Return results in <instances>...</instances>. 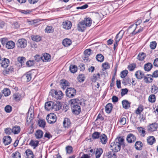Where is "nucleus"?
I'll return each instance as SVG.
<instances>
[{
  "label": "nucleus",
  "instance_id": "f257e3e1",
  "mask_svg": "<svg viewBox=\"0 0 158 158\" xmlns=\"http://www.w3.org/2000/svg\"><path fill=\"white\" fill-rule=\"evenodd\" d=\"M124 139L121 137H117L114 141L110 144V148L112 151L114 152H117L120 151L121 146L124 147L125 143Z\"/></svg>",
  "mask_w": 158,
  "mask_h": 158
},
{
  "label": "nucleus",
  "instance_id": "f03ea898",
  "mask_svg": "<svg viewBox=\"0 0 158 158\" xmlns=\"http://www.w3.org/2000/svg\"><path fill=\"white\" fill-rule=\"evenodd\" d=\"M60 103L57 102L56 103H54L52 102H48L45 103V108L46 110L48 111L53 109L59 110L60 108Z\"/></svg>",
  "mask_w": 158,
  "mask_h": 158
},
{
  "label": "nucleus",
  "instance_id": "7ed1b4c3",
  "mask_svg": "<svg viewBox=\"0 0 158 158\" xmlns=\"http://www.w3.org/2000/svg\"><path fill=\"white\" fill-rule=\"evenodd\" d=\"M46 118L47 122L50 124L54 123L56 121V116L55 114L53 113L48 114Z\"/></svg>",
  "mask_w": 158,
  "mask_h": 158
},
{
  "label": "nucleus",
  "instance_id": "20e7f679",
  "mask_svg": "<svg viewBox=\"0 0 158 158\" xmlns=\"http://www.w3.org/2000/svg\"><path fill=\"white\" fill-rule=\"evenodd\" d=\"M67 96L69 98H72L76 94V90L73 88H69L66 91Z\"/></svg>",
  "mask_w": 158,
  "mask_h": 158
},
{
  "label": "nucleus",
  "instance_id": "39448f33",
  "mask_svg": "<svg viewBox=\"0 0 158 158\" xmlns=\"http://www.w3.org/2000/svg\"><path fill=\"white\" fill-rule=\"evenodd\" d=\"M54 92L55 95V98H56L57 100H60L63 97V94L61 91H57L54 90H52L50 92V95H51L53 97L54 95H53L52 93Z\"/></svg>",
  "mask_w": 158,
  "mask_h": 158
},
{
  "label": "nucleus",
  "instance_id": "423d86ee",
  "mask_svg": "<svg viewBox=\"0 0 158 158\" xmlns=\"http://www.w3.org/2000/svg\"><path fill=\"white\" fill-rule=\"evenodd\" d=\"M90 23H85V21H81L77 25V29L79 31H83L85 30V28L89 25Z\"/></svg>",
  "mask_w": 158,
  "mask_h": 158
},
{
  "label": "nucleus",
  "instance_id": "0eeeda50",
  "mask_svg": "<svg viewBox=\"0 0 158 158\" xmlns=\"http://www.w3.org/2000/svg\"><path fill=\"white\" fill-rule=\"evenodd\" d=\"M17 45L19 48H25L27 45V41L24 39H19L17 41Z\"/></svg>",
  "mask_w": 158,
  "mask_h": 158
},
{
  "label": "nucleus",
  "instance_id": "6e6552de",
  "mask_svg": "<svg viewBox=\"0 0 158 158\" xmlns=\"http://www.w3.org/2000/svg\"><path fill=\"white\" fill-rule=\"evenodd\" d=\"M24 97V95L18 92L15 93L13 95V99L16 102L21 100Z\"/></svg>",
  "mask_w": 158,
  "mask_h": 158
},
{
  "label": "nucleus",
  "instance_id": "1a4fd4ad",
  "mask_svg": "<svg viewBox=\"0 0 158 158\" xmlns=\"http://www.w3.org/2000/svg\"><path fill=\"white\" fill-rule=\"evenodd\" d=\"M72 110L73 113L76 114H78L81 111L80 107L78 104H76L72 106Z\"/></svg>",
  "mask_w": 158,
  "mask_h": 158
},
{
  "label": "nucleus",
  "instance_id": "9d476101",
  "mask_svg": "<svg viewBox=\"0 0 158 158\" xmlns=\"http://www.w3.org/2000/svg\"><path fill=\"white\" fill-rule=\"evenodd\" d=\"M126 139L128 143H132L135 141L136 139V137L134 135L130 133L127 135Z\"/></svg>",
  "mask_w": 158,
  "mask_h": 158
},
{
  "label": "nucleus",
  "instance_id": "9b49d317",
  "mask_svg": "<svg viewBox=\"0 0 158 158\" xmlns=\"http://www.w3.org/2000/svg\"><path fill=\"white\" fill-rule=\"evenodd\" d=\"M158 124L154 123L150 124L148 127V130L149 131L152 132L156 131L158 127Z\"/></svg>",
  "mask_w": 158,
  "mask_h": 158
},
{
  "label": "nucleus",
  "instance_id": "f8f14e48",
  "mask_svg": "<svg viewBox=\"0 0 158 158\" xmlns=\"http://www.w3.org/2000/svg\"><path fill=\"white\" fill-rule=\"evenodd\" d=\"M153 76L152 75L147 74L143 78L144 82L146 83H149L152 82L153 80Z\"/></svg>",
  "mask_w": 158,
  "mask_h": 158
},
{
  "label": "nucleus",
  "instance_id": "ddd939ff",
  "mask_svg": "<svg viewBox=\"0 0 158 158\" xmlns=\"http://www.w3.org/2000/svg\"><path fill=\"white\" fill-rule=\"evenodd\" d=\"M99 139L100 142L103 144H106L108 140V138L107 136L105 134H102L100 135Z\"/></svg>",
  "mask_w": 158,
  "mask_h": 158
},
{
  "label": "nucleus",
  "instance_id": "4468645a",
  "mask_svg": "<svg viewBox=\"0 0 158 158\" xmlns=\"http://www.w3.org/2000/svg\"><path fill=\"white\" fill-rule=\"evenodd\" d=\"M135 75L138 79L140 80L141 79L143 78H144V77H145L143 72L140 70L136 71L135 73Z\"/></svg>",
  "mask_w": 158,
  "mask_h": 158
},
{
  "label": "nucleus",
  "instance_id": "2eb2a0df",
  "mask_svg": "<svg viewBox=\"0 0 158 158\" xmlns=\"http://www.w3.org/2000/svg\"><path fill=\"white\" fill-rule=\"evenodd\" d=\"M63 28L66 29H69L72 27V23L70 21L67 20L63 23Z\"/></svg>",
  "mask_w": 158,
  "mask_h": 158
},
{
  "label": "nucleus",
  "instance_id": "dca6fc26",
  "mask_svg": "<svg viewBox=\"0 0 158 158\" xmlns=\"http://www.w3.org/2000/svg\"><path fill=\"white\" fill-rule=\"evenodd\" d=\"M71 123L70 120L68 118H65L63 122L64 127L68 128L70 126Z\"/></svg>",
  "mask_w": 158,
  "mask_h": 158
},
{
  "label": "nucleus",
  "instance_id": "f3484780",
  "mask_svg": "<svg viewBox=\"0 0 158 158\" xmlns=\"http://www.w3.org/2000/svg\"><path fill=\"white\" fill-rule=\"evenodd\" d=\"M143 146L142 143L139 141H136L135 144V147L137 150H141Z\"/></svg>",
  "mask_w": 158,
  "mask_h": 158
},
{
  "label": "nucleus",
  "instance_id": "a211bd4d",
  "mask_svg": "<svg viewBox=\"0 0 158 158\" xmlns=\"http://www.w3.org/2000/svg\"><path fill=\"white\" fill-rule=\"evenodd\" d=\"M3 143L5 145L10 144L11 141V139L9 136H4L3 138Z\"/></svg>",
  "mask_w": 158,
  "mask_h": 158
},
{
  "label": "nucleus",
  "instance_id": "6ab92c4d",
  "mask_svg": "<svg viewBox=\"0 0 158 158\" xmlns=\"http://www.w3.org/2000/svg\"><path fill=\"white\" fill-rule=\"evenodd\" d=\"M91 51V50L90 49H86L84 51V53L86 56L85 58L84 59V60L85 61L87 62L89 60V59L88 58V57L90 55Z\"/></svg>",
  "mask_w": 158,
  "mask_h": 158
},
{
  "label": "nucleus",
  "instance_id": "aec40b11",
  "mask_svg": "<svg viewBox=\"0 0 158 158\" xmlns=\"http://www.w3.org/2000/svg\"><path fill=\"white\" fill-rule=\"evenodd\" d=\"M15 46V43L12 41H8L6 44V47L8 49L14 48Z\"/></svg>",
  "mask_w": 158,
  "mask_h": 158
},
{
  "label": "nucleus",
  "instance_id": "412c9836",
  "mask_svg": "<svg viewBox=\"0 0 158 158\" xmlns=\"http://www.w3.org/2000/svg\"><path fill=\"white\" fill-rule=\"evenodd\" d=\"M153 67V65L151 63H148L144 65V70L147 72L150 71Z\"/></svg>",
  "mask_w": 158,
  "mask_h": 158
},
{
  "label": "nucleus",
  "instance_id": "4be33fe9",
  "mask_svg": "<svg viewBox=\"0 0 158 158\" xmlns=\"http://www.w3.org/2000/svg\"><path fill=\"white\" fill-rule=\"evenodd\" d=\"M10 63V61L9 59L4 58L1 63V66L3 67L6 68L8 66Z\"/></svg>",
  "mask_w": 158,
  "mask_h": 158
},
{
  "label": "nucleus",
  "instance_id": "5701e85b",
  "mask_svg": "<svg viewBox=\"0 0 158 158\" xmlns=\"http://www.w3.org/2000/svg\"><path fill=\"white\" fill-rule=\"evenodd\" d=\"M147 141L148 144L152 145L155 142L156 139L154 136H150L148 137Z\"/></svg>",
  "mask_w": 158,
  "mask_h": 158
},
{
  "label": "nucleus",
  "instance_id": "b1692460",
  "mask_svg": "<svg viewBox=\"0 0 158 158\" xmlns=\"http://www.w3.org/2000/svg\"><path fill=\"white\" fill-rule=\"evenodd\" d=\"M25 153L26 154V155L27 158H33L34 154L33 152L31 150L29 149H28L26 150Z\"/></svg>",
  "mask_w": 158,
  "mask_h": 158
},
{
  "label": "nucleus",
  "instance_id": "393cba45",
  "mask_svg": "<svg viewBox=\"0 0 158 158\" xmlns=\"http://www.w3.org/2000/svg\"><path fill=\"white\" fill-rule=\"evenodd\" d=\"M146 56V54L145 53L142 52H140L138 55L137 57V59L140 61L143 60Z\"/></svg>",
  "mask_w": 158,
  "mask_h": 158
},
{
  "label": "nucleus",
  "instance_id": "a878e982",
  "mask_svg": "<svg viewBox=\"0 0 158 158\" xmlns=\"http://www.w3.org/2000/svg\"><path fill=\"white\" fill-rule=\"evenodd\" d=\"M72 44V42L70 40L66 38L64 39L62 41V44L65 47H68Z\"/></svg>",
  "mask_w": 158,
  "mask_h": 158
},
{
  "label": "nucleus",
  "instance_id": "bb28decb",
  "mask_svg": "<svg viewBox=\"0 0 158 158\" xmlns=\"http://www.w3.org/2000/svg\"><path fill=\"white\" fill-rule=\"evenodd\" d=\"M122 104L123 108L125 109H127L130 107V103L127 100H123L122 101Z\"/></svg>",
  "mask_w": 158,
  "mask_h": 158
},
{
  "label": "nucleus",
  "instance_id": "cd10ccee",
  "mask_svg": "<svg viewBox=\"0 0 158 158\" xmlns=\"http://www.w3.org/2000/svg\"><path fill=\"white\" fill-rule=\"evenodd\" d=\"M14 71V68L13 66H10L8 69H6L3 71V73L4 75L9 74Z\"/></svg>",
  "mask_w": 158,
  "mask_h": 158
},
{
  "label": "nucleus",
  "instance_id": "c85d7f7f",
  "mask_svg": "<svg viewBox=\"0 0 158 158\" xmlns=\"http://www.w3.org/2000/svg\"><path fill=\"white\" fill-rule=\"evenodd\" d=\"M137 129L140 135L142 137H144L146 135L145 129L142 127H138Z\"/></svg>",
  "mask_w": 158,
  "mask_h": 158
},
{
  "label": "nucleus",
  "instance_id": "c756f323",
  "mask_svg": "<svg viewBox=\"0 0 158 158\" xmlns=\"http://www.w3.org/2000/svg\"><path fill=\"white\" fill-rule=\"evenodd\" d=\"M113 108L112 105L111 103L107 104L105 106V111L107 113H110Z\"/></svg>",
  "mask_w": 158,
  "mask_h": 158
},
{
  "label": "nucleus",
  "instance_id": "7c9ffc66",
  "mask_svg": "<svg viewBox=\"0 0 158 158\" xmlns=\"http://www.w3.org/2000/svg\"><path fill=\"white\" fill-rule=\"evenodd\" d=\"M42 60L43 61H48L50 60V55L48 53H44L42 56Z\"/></svg>",
  "mask_w": 158,
  "mask_h": 158
},
{
  "label": "nucleus",
  "instance_id": "2f4dec72",
  "mask_svg": "<svg viewBox=\"0 0 158 158\" xmlns=\"http://www.w3.org/2000/svg\"><path fill=\"white\" fill-rule=\"evenodd\" d=\"M124 33V32L123 31H120L116 35L115 37V40H118V41H119L122 38Z\"/></svg>",
  "mask_w": 158,
  "mask_h": 158
},
{
  "label": "nucleus",
  "instance_id": "473e14b6",
  "mask_svg": "<svg viewBox=\"0 0 158 158\" xmlns=\"http://www.w3.org/2000/svg\"><path fill=\"white\" fill-rule=\"evenodd\" d=\"M43 131L40 130L36 131L35 133V136L37 139H40L42 138L43 136Z\"/></svg>",
  "mask_w": 158,
  "mask_h": 158
},
{
  "label": "nucleus",
  "instance_id": "72a5a7b5",
  "mask_svg": "<svg viewBox=\"0 0 158 158\" xmlns=\"http://www.w3.org/2000/svg\"><path fill=\"white\" fill-rule=\"evenodd\" d=\"M103 150L102 148H97L95 153L96 158H99L103 152Z\"/></svg>",
  "mask_w": 158,
  "mask_h": 158
},
{
  "label": "nucleus",
  "instance_id": "f704fd0d",
  "mask_svg": "<svg viewBox=\"0 0 158 158\" xmlns=\"http://www.w3.org/2000/svg\"><path fill=\"white\" fill-rule=\"evenodd\" d=\"M18 61L21 64V66L24 65L26 59L24 57H19L17 58Z\"/></svg>",
  "mask_w": 158,
  "mask_h": 158
},
{
  "label": "nucleus",
  "instance_id": "c9c22d12",
  "mask_svg": "<svg viewBox=\"0 0 158 158\" xmlns=\"http://www.w3.org/2000/svg\"><path fill=\"white\" fill-rule=\"evenodd\" d=\"M2 93L5 97L8 96L10 94V89L8 88H5L2 90Z\"/></svg>",
  "mask_w": 158,
  "mask_h": 158
},
{
  "label": "nucleus",
  "instance_id": "e433bc0d",
  "mask_svg": "<svg viewBox=\"0 0 158 158\" xmlns=\"http://www.w3.org/2000/svg\"><path fill=\"white\" fill-rule=\"evenodd\" d=\"M20 128L19 126H15L12 129V132L15 134H18L20 132Z\"/></svg>",
  "mask_w": 158,
  "mask_h": 158
},
{
  "label": "nucleus",
  "instance_id": "4c0bfd02",
  "mask_svg": "<svg viewBox=\"0 0 158 158\" xmlns=\"http://www.w3.org/2000/svg\"><path fill=\"white\" fill-rule=\"evenodd\" d=\"M78 101H79V99L77 98L72 99L69 101V102L72 107L74 105L78 104Z\"/></svg>",
  "mask_w": 158,
  "mask_h": 158
},
{
  "label": "nucleus",
  "instance_id": "58836bf2",
  "mask_svg": "<svg viewBox=\"0 0 158 158\" xmlns=\"http://www.w3.org/2000/svg\"><path fill=\"white\" fill-rule=\"evenodd\" d=\"M39 143V142L38 141L36 140L34 141L33 140H31L29 143V144L31 146L33 147L34 148H35L38 146Z\"/></svg>",
  "mask_w": 158,
  "mask_h": 158
},
{
  "label": "nucleus",
  "instance_id": "ea45409f",
  "mask_svg": "<svg viewBox=\"0 0 158 158\" xmlns=\"http://www.w3.org/2000/svg\"><path fill=\"white\" fill-rule=\"evenodd\" d=\"M31 39L34 41L38 42L41 40V37L39 35H33L31 36Z\"/></svg>",
  "mask_w": 158,
  "mask_h": 158
},
{
  "label": "nucleus",
  "instance_id": "a19ab883",
  "mask_svg": "<svg viewBox=\"0 0 158 158\" xmlns=\"http://www.w3.org/2000/svg\"><path fill=\"white\" fill-rule=\"evenodd\" d=\"M77 70V67L75 65H71L69 67V70L73 73H76Z\"/></svg>",
  "mask_w": 158,
  "mask_h": 158
},
{
  "label": "nucleus",
  "instance_id": "79ce46f5",
  "mask_svg": "<svg viewBox=\"0 0 158 158\" xmlns=\"http://www.w3.org/2000/svg\"><path fill=\"white\" fill-rule=\"evenodd\" d=\"M96 58L98 61L101 62H103L104 60V57L101 54H98Z\"/></svg>",
  "mask_w": 158,
  "mask_h": 158
},
{
  "label": "nucleus",
  "instance_id": "37998d69",
  "mask_svg": "<svg viewBox=\"0 0 158 158\" xmlns=\"http://www.w3.org/2000/svg\"><path fill=\"white\" fill-rule=\"evenodd\" d=\"M158 91V88L155 85L153 84L151 86V92L152 93L156 94Z\"/></svg>",
  "mask_w": 158,
  "mask_h": 158
},
{
  "label": "nucleus",
  "instance_id": "c03bdc74",
  "mask_svg": "<svg viewBox=\"0 0 158 158\" xmlns=\"http://www.w3.org/2000/svg\"><path fill=\"white\" fill-rule=\"evenodd\" d=\"M106 156L108 158H116V155L115 153L112 154L111 151L109 152L106 153Z\"/></svg>",
  "mask_w": 158,
  "mask_h": 158
},
{
  "label": "nucleus",
  "instance_id": "a18cd8bd",
  "mask_svg": "<svg viewBox=\"0 0 158 158\" xmlns=\"http://www.w3.org/2000/svg\"><path fill=\"white\" fill-rule=\"evenodd\" d=\"M38 124L40 127L44 128L46 124V122L44 120H40L38 121Z\"/></svg>",
  "mask_w": 158,
  "mask_h": 158
},
{
  "label": "nucleus",
  "instance_id": "49530a36",
  "mask_svg": "<svg viewBox=\"0 0 158 158\" xmlns=\"http://www.w3.org/2000/svg\"><path fill=\"white\" fill-rule=\"evenodd\" d=\"M136 28H136V27L135 28V29L131 33V34H132L133 35H135L136 34L139 33L143 31V27H140V28L139 29L138 31H135V30Z\"/></svg>",
  "mask_w": 158,
  "mask_h": 158
},
{
  "label": "nucleus",
  "instance_id": "de8ad7c7",
  "mask_svg": "<svg viewBox=\"0 0 158 158\" xmlns=\"http://www.w3.org/2000/svg\"><path fill=\"white\" fill-rule=\"evenodd\" d=\"M148 100L150 102L152 103L156 101L155 95L154 94L150 95L148 98Z\"/></svg>",
  "mask_w": 158,
  "mask_h": 158
},
{
  "label": "nucleus",
  "instance_id": "09e8293b",
  "mask_svg": "<svg viewBox=\"0 0 158 158\" xmlns=\"http://www.w3.org/2000/svg\"><path fill=\"white\" fill-rule=\"evenodd\" d=\"M136 65L135 63L131 64L128 66V68L130 71H132L136 68Z\"/></svg>",
  "mask_w": 158,
  "mask_h": 158
},
{
  "label": "nucleus",
  "instance_id": "8fccbe9b",
  "mask_svg": "<svg viewBox=\"0 0 158 158\" xmlns=\"http://www.w3.org/2000/svg\"><path fill=\"white\" fill-rule=\"evenodd\" d=\"M131 83V79L128 77L125 78L122 81V83L125 85L127 84H130Z\"/></svg>",
  "mask_w": 158,
  "mask_h": 158
},
{
  "label": "nucleus",
  "instance_id": "3c124183",
  "mask_svg": "<svg viewBox=\"0 0 158 158\" xmlns=\"http://www.w3.org/2000/svg\"><path fill=\"white\" fill-rule=\"evenodd\" d=\"M45 30L46 32L47 33H52L54 31V29L52 26H48Z\"/></svg>",
  "mask_w": 158,
  "mask_h": 158
},
{
  "label": "nucleus",
  "instance_id": "603ef678",
  "mask_svg": "<svg viewBox=\"0 0 158 158\" xmlns=\"http://www.w3.org/2000/svg\"><path fill=\"white\" fill-rule=\"evenodd\" d=\"M12 158H21L20 153L18 152H16L13 153Z\"/></svg>",
  "mask_w": 158,
  "mask_h": 158
},
{
  "label": "nucleus",
  "instance_id": "864d4df0",
  "mask_svg": "<svg viewBox=\"0 0 158 158\" xmlns=\"http://www.w3.org/2000/svg\"><path fill=\"white\" fill-rule=\"evenodd\" d=\"M77 78L79 82H82L85 80V75L84 74H80Z\"/></svg>",
  "mask_w": 158,
  "mask_h": 158
},
{
  "label": "nucleus",
  "instance_id": "5fc2aeb1",
  "mask_svg": "<svg viewBox=\"0 0 158 158\" xmlns=\"http://www.w3.org/2000/svg\"><path fill=\"white\" fill-rule=\"evenodd\" d=\"M100 133L98 132H95L92 134V137L94 139H97L99 138Z\"/></svg>",
  "mask_w": 158,
  "mask_h": 158
},
{
  "label": "nucleus",
  "instance_id": "6e6d98bb",
  "mask_svg": "<svg viewBox=\"0 0 158 158\" xmlns=\"http://www.w3.org/2000/svg\"><path fill=\"white\" fill-rule=\"evenodd\" d=\"M4 109L6 112L9 113L12 111V107L8 105L5 106Z\"/></svg>",
  "mask_w": 158,
  "mask_h": 158
},
{
  "label": "nucleus",
  "instance_id": "4d7b16f0",
  "mask_svg": "<svg viewBox=\"0 0 158 158\" xmlns=\"http://www.w3.org/2000/svg\"><path fill=\"white\" fill-rule=\"evenodd\" d=\"M143 110V108L142 106H139L135 111V113L137 114H139Z\"/></svg>",
  "mask_w": 158,
  "mask_h": 158
},
{
  "label": "nucleus",
  "instance_id": "13d9d810",
  "mask_svg": "<svg viewBox=\"0 0 158 158\" xmlns=\"http://www.w3.org/2000/svg\"><path fill=\"white\" fill-rule=\"evenodd\" d=\"M26 78L27 79V82H29L31 80V72H29L27 73Z\"/></svg>",
  "mask_w": 158,
  "mask_h": 158
},
{
  "label": "nucleus",
  "instance_id": "bf43d9fd",
  "mask_svg": "<svg viewBox=\"0 0 158 158\" xmlns=\"http://www.w3.org/2000/svg\"><path fill=\"white\" fill-rule=\"evenodd\" d=\"M34 63H35V62L34 60H30L26 62V64L27 66L30 67L33 66L34 65Z\"/></svg>",
  "mask_w": 158,
  "mask_h": 158
},
{
  "label": "nucleus",
  "instance_id": "052dcab7",
  "mask_svg": "<svg viewBox=\"0 0 158 158\" xmlns=\"http://www.w3.org/2000/svg\"><path fill=\"white\" fill-rule=\"evenodd\" d=\"M73 148L71 146H68L66 147V150L67 153L70 154L73 151Z\"/></svg>",
  "mask_w": 158,
  "mask_h": 158
},
{
  "label": "nucleus",
  "instance_id": "680f3d73",
  "mask_svg": "<svg viewBox=\"0 0 158 158\" xmlns=\"http://www.w3.org/2000/svg\"><path fill=\"white\" fill-rule=\"evenodd\" d=\"M128 73V71L127 70L123 71L121 72V77L122 78H124L126 77Z\"/></svg>",
  "mask_w": 158,
  "mask_h": 158
},
{
  "label": "nucleus",
  "instance_id": "e2e57ef3",
  "mask_svg": "<svg viewBox=\"0 0 158 158\" xmlns=\"http://www.w3.org/2000/svg\"><path fill=\"white\" fill-rule=\"evenodd\" d=\"M1 44L3 45H6V44L8 41V39L6 38H3L0 39Z\"/></svg>",
  "mask_w": 158,
  "mask_h": 158
},
{
  "label": "nucleus",
  "instance_id": "0e129e2a",
  "mask_svg": "<svg viewBox=\"0 0 158 158\" xmlns=\"http://www.w3.org/2000/svg\"><path fill=\"white\" fill-rule=\"evenodd\" d=\"M157 43L155 41L152 42L150 43V47L151 49H154L156 48Z\"/></svg>",
  "mask_w": 158,
  "mask_h": 158
},
{
  "label": "nucleus",
  "instance_id": "69168bd1",
  "mask_svg": "<svg viewBox=\"0 0 158 158\" xmlns=\"http://www.w3.org/2000/svg\"><path fill=\"white\" fill-rule=\"evenodd\" d=\"M35 60H34L35 62H39L41 60H42V56H40L39 55H36L34 56Z\"/></svg>",
  "mask_w": 158,
  "mask_h": 158
},
{
  "label": "nucleus",
  "instance_id": "338daca9",
  "mask_svg": "<svg viewBox=\"0 0 158 158\" xmlns=\"http://www.w3.org/2000/svg\"><path fill=\"white\" fill-rule=\"evenodd\" d=\"M110 67L109 64L107 62L104 63H103L102 64V67L104 69H109L110 68Z\"/></svg>",
  "mask_w": 158,
  "mask_h": 158
},
{
  "label": "nucleus",
  "instance_id": "774afa93",
  "mask_svg": "<svg viewBox=\"0 0 158 158\" xmlns=\"http://www.w3.org/2000/svg\"><path fill=\"white\" fill-rule=\"evenodd\" d=\"M79 104L80 105L82 106H85V101L83 99H79L78 101V105Z\"/></svg>",
  "mask_w": 158,
  "mask_h": 158
}]
</instances>
